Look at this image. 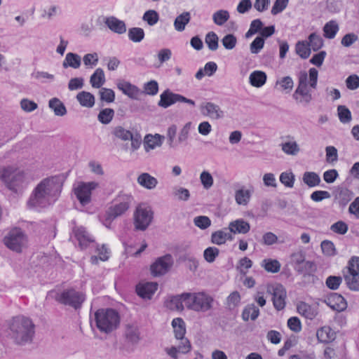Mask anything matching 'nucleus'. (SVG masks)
Listing matches in <instances>:
<instances>
[{"mask_svg": "<svg viewBox=\"0 0 359 359\" xmlns=\"http://www.w3.org/2000/svg\"><path fill=\"white\" fill-rule=\"evenodd\" d=\"M62 184V180L59 176L42 180L32 191L27 201V206L29 208L39 210L53 204L61 193Z\"/></svg>", "mask_w": 359, "mask_h": 359, "instance_id": "1", "label": "nucleus"}, {"mask_svg": "<svg viewBox=\"0 0 359 359\" xmlns=\"http://www.w3.org/2000/svg\"><path fill=\"white\" fill-rule=\"evenodd\" d=\"M7 337L18 346H25L32 343L35 336V325L25 316H17L6 323Z\"/></svg>", "mask_w": 359, "mask_h": 359, "instance_id": "2", "label": "nucleus"}, {"mask_svg": "<svg viewBox=\"0 0 359 359\" xmlns=\"http://www.w3.org/2000/svg\"><path fill=\"white\" fill-rule=\"evenodd\" d=\"M318 72L311 68L309 74L306 72H300L298 76V85L292 97L296 102L303 107L308 106L313 100L312 89L317 88Z\"/></svg>", "mask_w": 359, "mask_h": 359, "instance_id": "3", "label": "nucleus"}, {"mask_svg": "<svg viewBox=\"0 0 359 359\" xmlns=\"http://www.w3.org/2000/svg\"><path fill=\"white\" fill-rule=\"evenodd\" d=\"M96 326L104 333H110L117 328L120 323V317L117 311L112 309H102L95 313Z\"/></svg>", "mask_w": 359, "mask_h": 359, "instance_id": "4", "label": "nucleus"}, {"mask_svg": "<svg viewBox=\"0 0 359 359\" xmlns=\"http://www.w3.org/2000/svg\"><path fill=\"white\" fill-rule=\"evenodd\" d=\"M214 299L205 292L186 293L185 306L196 312H206L212 308Z\"/></svg>", "mask_w": 359, "mask_h": 359, "instance_id": "5", "label": "nucleus"}, {"mask_svg": "<svg viewBox=\"0 0 359 359\" xmlns=\"http://www.w3.org/2000/svg\"><path fill=\"white\" fill-rule=\"evenodd\" d=\"M0 179L8 189L18 192L25 183V173L13 166H8L0 171Z\"/></svg>", "mask_w": 359, "mask_h": 359, "instance_id": "6", "label": "nucleus"}, {"mask_svg": "<svg viewBox=\"0 0 359 359\" xmlns=\"http://www.w3.org/2000/svg\"><path fill=\"white\" fill-rule=\"evenodd\" d=\"M27 243V236L20 228L12 229L4 238V243L10 250L21 252Z\"/></svg>", "mask_w": 359, "mask_h": 359, "instance_id": "7", "label": "nucleus"}, {"mask_svg": "<svg viewBox=\"0 0 359 359\" xmlns=\"http://www.w3.org/2000/svg\"><path fill=\"white\" fill-rule=\"evenodd\" d=\"M133 198L130 195L120 194L114 199V205L107 211V221L112 220L123 215L130 207Z\"/></svg>", "mask_w": 359, "mask_h": 359, "instance_id": "8", "label": "nucleus"}, {"mask_svg": "<svg viewBox=\"0 0 359 359\" xmlns=\"http://www.w3.org/2000/svg\"><path fill=\"white\" fill-rule=\"evenodd\" d=\"M55 299L65 305H67L74 308L75 309L81 308L85 300V294L74 289H69L64 290L57 294Z\"/></svg>", "mask_w": 359, "mask_h": 359, "instance_id": "9", "label": "nucleus"}, {"mask_svg": "<svg viewBox=\"0 0 359 359\" xmlns=\"http://www.w3.org/2000/svg\"><path fill=\"white\" fill-rule=\"evenodd\" d=\"M153 212L149 207L140 205L134 213V225L137 230L144 231L150 225Z\"/></svg>", "mask_w": 359, "mask_h": 359, "instance_id": "10", "label": "nucleus"}, {"mask_svg": "<svg viewBox=\"0 0 359 359\" xmlns=\"http://www.w3.org/2000/svg\"><path fill=\"white\" fill-rule=\"evenodd\" d=\"M177 102H185L193 107L195 106V102L194 100L188 99L180 94L174 93L168 89L161 94L158 105L163 108H168Z\"/></svg>", "mask_w": 359, "mask_h": 359, "instance_id": "11", "label": "nucleus"}, {"mask_svg": "<svg viewBox=\"0 0 359 359\" xmlns=\"http://www.w3.org/2000/svg\"><path fill=\"white\" fill-rule=\"evenodd\" d=\"M97 187L98 183L95 182H81L74 189L75 194L83 205H86L90 202L92 191Z\"/></svg>", "mask_w": 359, "mask_h": 359, "instance_id": "12", "label": "nucleus"}, {"mask_svg": "<svg viewBox=\"0 0 359 359\" xmlns=\"http://www.w3.org/2000/svg\"><path fill=\"white\" fill-rule=\"evenodd\" d=\"M267 292L273 296L272 301L275 309L278 311L283 309L285 306L286 299V291L284 287L280 284H276L268 287Z\"/></svg>", "mask_w": 359, "mask_h": 359, "instance_id": "13", "label": "nucleus"}, {"mask_svg": "<svg viewBox=\"0 0 359 359\" xmlns=\"http://www.w3.org/2000/svg\"><path fill=\"white\" fill-rule=\"evenodd\" d=\"M172 264V258L170 255H166L159 257L151 266V272L154 276L165 274Z\"/></svg>", "mask_w": 359, "mask_h": 359, "instance_id": "14", "label": "nucleus"}, {"mask_svg": "<svg viewBox=\"0 0 359 359\" xmlns=\"http://www.w3.org/2000/svg\"><path fill=\"white\" fill-rule=\"evenodd\" d=\"M73 233L81 249L87 248L90 243L95 241L94 238L82 226H75L73 229Z\"/></svg>", "mask_w": 359, "mask_h": 359, "instance_id": "15", "label": "nucleus"}, {"mask_svg": "<svg viewBox=\"0 0 359 359\" xmlns=\"http://www.w3.org/2000/svg\"><path fill=\"white\" fill-rule=\"evenodd\" d=\"M103 22L111 32L116 34H123L127 31L125 22L114 16L104 17Z\"/></svg>", "mask_w": 359, "mask_h": 359, "instance_id": "16", "label": "nucleus"}, {"mask_svg": "<svg viewBox=\"0 0 359 359\" xmlns=\"http://www.w3.org/2000/svg\"><path fill=\"white\" fill-rule=\"evenodd\" d=\"M325 302L327 306L334 311H342L347 307L346 299L338 293L330 294Z\"/></svg>", "mask_w": 359, "mask_h": 359, "instance_id": "17", "label": "nucleus"}, {"mask_svg": "<svg viewBox=\"0 0 359 359\" xmlns=\"http://www.w3.org/2000/svg\"><path fill=\"white\" fill-rule=\"evenodd\" d=\"M203 114L209 116L212 119H219L224 116V112L221 108L212 103L206 102L201 107Z\"/></svg>", "mask_w": 359, "mask_h": 359, "instance_id": "18", "label": "nucleus"}, {"mask_svg": "<svg viewBox=\"0 0 359 359\" xmlns=\"http://www.w3.org/2000/svg\"><path fill=\"white\" fill-rule=\"evenodd\" d=\"M157 289L158 284L156 283L150 282L140 283L136 287V291L140 297L144 299H151Z\"/></svg>", "mask_w": 359, "mask_h": 359, "instance_id": "19", "label": "nucleus"}, {"mask_svg": "<svg viewBox=\"0 0 359 359\" xmlns=\"http://www.w3.org/2000/svg\"><path fill=\"white\" fill-rule=\"evenodd\" d=\"M117 88L126 95L130 98L136 99L139 95V88L126 81H121L117 83Z\"/></svg>", "mask_w": 359, "mask_h": 359, "instance_id": "20", "label": "nucleus"}, {"mask_svg": "<svg viewBox=\"0 0 359 359\" xmlns=\"http://www.w3.org/2000/svg\"><path fill=\"white\" fill-rule=\"evenodd\" d=\"M250 229V224L243 219L231 222L229 226L231 233H247Z\"/></svg>", "mask_w": 359, "mask_h": 359, "instance_id": "21", "label": "nucleus"}, {"mask_svg": "<svg viewBox=\"0 0 359 359\" xmlns=\"http://www.w3.org/2000/svg\"><path fill=\"white\" fill-rule=\"evenodd\" d=\"M182 345L179 346L177 348L175 346L167 347L165 348L166 353L173 359H177V353H187L190 351V342L185 339L182 341Z\"/></svg>", "mask_w": 359, "mask_h": 359, "instance_id": "22", "label": "nucleus"}, {"mask_svg": "<svg viewBox=\"0 0 359 359\" xmlns=\"http://www.w3.org/2000/svg\"><path fill=\"white\" fill-rule=\"evenodd\" d=\"M233 239L232 234L226 229L217 231L212 233L211 236V241L216 245H222L226 241Z\"/></svg>", "mask_w": 359, "mask_h": 359, "instance_id": "23", "label": "nucleus"}, {"mask_svg": "<svg viewBox=\"0 0 359 359\" xmlns=\"http://www.w3.org/2000/svg\"><path fill=\"white\" fill-rule=\"evenodd\" d=\"M266 78L267 76L265 72L256 70L250 74L249 81L252 86L260 88L265 84Z\"/></svg>", "mask_w": 359, "mask_h": 359, "instance_id": "24", "label": "nucleus"}, {"mask_svg": "<svg viewBox=\"0 0 359 359\" xmlns=\"http://www.w3.org/2000/svg\"><path fill=\"white\" fill-rule=\"evenodd\" d=\"M187 292L180 295L173 296L166 302V306L170 310L182 311L185 304V294Z\"/></svg>", "mask_w": 359, "mask_h": 359, "instance_id": "25", "label": "nucleus"}, {"mask_svg": "<svg viewBox=\"0 0 359 359\" xmlns=\"http://www.w3.org/2000/svg\"><path fill=\"white\" fill-rule=\"evenodd\" d=\"M137 182L147 189H152L156 187L158 180L149 173L144 172L137 177Z\"/></svg>", "mask_w": 359, "mask_h": 359, "instance_id": "26", "label": "nucleus"}, {"mask_svg": "<svg viewBox=\"0 0 359 359\" xmlns=\"http://www.w3.org/2000/svg\"><path fill=\"white\" fill-rule=\"evenodd\" d=\"M81 64V58L80 55L76 53H68L62 62V67L64 68L72 67L74 69H78L80 67Z\"/></svg>", "mask_w": 359, "mask_h": 359, "instance_id": "27", "label": "nucleus"}, {"mask_svg": "<svg viewBox=\"0 0 359 359\" xmlns=\"http://www.w3.org/2000/svg\"><path fill=\"white\" fill-rule=\"evenodd\" d=\"M76 100L82 107L91 108L95 104L94 95L86 91H81L76 95Z\"/></svg>", "mask_w": 359, "mask_h": 359, "instance_id": "28", "label": "nucleus"}, {"mask_svg": "<svg viewBox=\"0 0 359 359\" xmlns=\"http://www.w3.org/2000/svg\"><path fill=\"white\" fill-rule=\"evenodd\" d=\"M105 76L102 69L97 68L90 78V83L92 87L95 88H101L105 83Z\"/></svg>", "mask_w": 359, "mask_h": 359, "instance_id": "29", "label": "nucleus"}, {"mask_svg": "<svg viewBox=\"0 0 359 359\" xmlns=\"http://www.w3.org/2000/svg\"><path fill=\"white\" fill-rule=\"evenodd\" d=\"M191 14L189 12H183L177 16L174 21V27L177 32H182L185 29L186 25L190 22Z\"/></svg>", "mask_w": 359, "mask_h": 359, "instance_id": "30", "label": "nucleus"}, {"mask_svg": "<svg viewBox=\"0 0 359 359\" xmlns=\"http://www.w3.org/2000/svg\"><path fill=\"white\" fill-rule=\"evenodd\" d=\"M302 181L309 187H314L320 184L321 180L316 172L307 171L303 174Z\"/></svg>", "mask_w": 359, "mask_h": 359, "instance_id": "31", "label": "nucleus"}, {"mask_svg": "<svg viewBox=\"0 0 359 359\" xmlns=\"http://www.w3.org/2000/svg\"><path fill=\"white\" fill-rule=\"evenodd\" d=\"M259 315V309L253 304L247 305L242 313V318L244 321L256 320Z\"/></svg>", "mask_w": 359, "mask_h": 359, "instance_id": "32", "label": "nucleus"}, {"mask_svg": "<svg viewBox=\"0 0 359 359\" xmlns=\"http://www.w3.org/2000/svg\"><path fill=\"white\" fill-rule=\"evenodd\" d=\"M48 106L53 110L55 116H62L67 114V109L65 104L58 98L54 97L50 99Z\"/></svg>", "mask_w": 359, "mask_h": 359, "instance_id": "33", "label": "nucleus"}, {"mask_svg": "<svg viewBox=\"0 0 359 359\" xmlns=\"http://www.w3.org/2000/svg\"><path fill=\"white\" fill-rule=\"evenodd\" d=\"M318 340L323 343H328L334 339V332L330 327H323L316 333Z\"/></svg>", "mask_w": 359, "mask_h": 359, "instance_id": "34", "label": "nucleus"}, {"mask_svg": "<svg viewBox=\"0 0 359 359\" xmlns=\"http://www.w3.org/2000/svg\"><path fill=\"white\" fill-rule=\"evenodd\" d=\"M175 336L177 339H183L186 332L184 320L180 318H174L172 321Z\"/></svg>", "mask_w": 359, "mask_h": 359, "instance_id": "35", "label": "nucleus"}, {"mask_svg": "<svg viewBox=\"0 0 359 359\" xmlns=\"http://www.w3.org/2000/svg\"><path fill=\"white\" fill-rule=\"evenodd\" d=\"M294 269L304 276L311 275L316 271V266L313 262L304 260L299 266H295Z\"/></svg>", "mask_w": 359, "mask_h": 359, "instance_id": "36", "label": "nucleus"}, {"mask_svg": "<svg viewBox=\"0 0 359 359\" xmlns=\"http://www.w3.org/2000/svg\"><path fill=\"white\" fill-rule=\"evenodd\" d=\"M251 191L245 188L238 189L235 193V200L238 205H246L250 201Z\"/></svg>", "mask_w": 359, "mask_h": 359, "instance_id": "37", "label": "nucleus"}, {"mask_svg": "<svg viewBox=\"0 0 359 359\" xmlns=\"http://www.w3.org/2000/svg\"><path fill=\"white\" fill-rule=\"evenodd\" d=\"M338 31L339 25L334 20L329 21L323 27L324 36L329 39H334Z\"/></svg>", "mask_w": 359, "mask_h": 359, "instance_id": "38", "label": "nucleus"}, {"mask_svg": "<svg viewBox=\"0 0 359 359\" xmlns=\"http://www.w3.org/2000/svg\"><path fill=\"white\" fill-rule=\"evenodd\" d=\"M353 197V193L347 188H339L336 196L339 203L343 205H346Z\"/></svg>", "mask_w": 359, "mask_h": 359, "instance_id": "39", "label": "nucleus"}, {"mask_svg": "<svg viewBox=\"0 0 359 359\" xmlns=\"http://www.w3.org/2000/svg\"><path fill=\"white\" fill-rule=\"evenodd\" d=\"M263 267L267 272L277 273L280 269V264L277 259H264L261 263Z\"/></svg>", "mask_w": 359, "mask_h": 359, "instance_id": "40", "label": "nucleus"}, {"mask_svg": "<svg viewBox=\"0 0 359 359\" xmlns=\"http://www.w3.org/2000/svg\"><path fill=\"white\" fill-rule=\"evenodd\" d=\"M145 34L142 28L132 27L128 29V39L135 43L141 42L144 38Z\"/></svg>", "mask_w": 359, "mask_h": 359, "instance_id": "41", "label": "nucleus"}, {"mask_svg": "<svg viewBox=\"0 0 359 359\" xmlns=\"http://www.w3.org/2000/svg\"><path fill=\"white\" fill-rule=\"evenodd\" d=\"M348 287L353 291H359V273H348L344 276Z\"/></svg>", "mask_w": 359, "mask_h": 359, "instance_id": "42", "label": "nucleus"}, {"mask_svg": "<svg viewBox=\"0 0 359 359\" xmlns=\"http://www.w3.org/2000/svg\"><path fill=\"white\" fill-rule=\"evenodd\" d=\"M229 13L226 10H219L213 13L212 20L218 26H222L229 19Z\"/></svg>", "mask_w": 359, "mask_h": 359, "instance_id": "43", "label": "nucleus"}, {"mask_svg": "<svg viewBox=\"0 0 359 359\" xmlns=\"http://www.w3.org/2000/svg\"><path fill=\"white\" fill-rule=\"evenodd\" d=\"M111 133L116 138L121 140L123 141L129 140V139L132 137V135L133 134L130 130H126V128L121 126H117L114 127Z\"/></svg>", "mask_w": 359, "mask_h": 359, "instance_id": "44", "label": "nucleus"}, {"mask_svg": "<svg viewBox=\"0 0 359 359\" xmlns=\"http://www.w3.org/2000/svg\"><path fill=\"white\" fill-rule=\"evenodd\" d=\"M114 116V111L111 108L102 109L97 116L98 121L102 124H109Z\"/></svg>", "mask_w": 359, "mask_h": 359, "instance_id": "45", "label": "nucleus"}, {"mask_svg": "<svg viewBox=\"0 0 359 359\" xmlns=\"http://www.w3.org/2000/svg\"><path fill=\"white\" fill-rule=\"evenodd\" d=\"M296 53L302 58L306 59L311 54V48L306 41H299L296 44Z\"/></svg>", "mask_w": 359, "mask_h": 359, "instance_id": "46", "label": "nucleus"}, {"mask_svg": "<svg viewBox=\"0 0 359 359\" xmlns=\"http://www.w3.org/2000/svg\"><path fill=\"white\" fill-rule=\"evenodd\" d=\"M297 311L299 314L308 319H313L316 316V313L312 308L304 302H300L298 304Z\"/></svg>", "mask_w": 359, "mask_h": 359, "instance_id": "47", "label": "nucleus"}, {"mask_svg": "<svg viewBox=\"0 0 359 359\" xmlns=\"http://www.w3.org/2000/svg\"><path fill=\"white\" fill-rule=\"evenodd\" d=\"M307 43L309 46L311 47L314 51H317L323 46V40L320 35L312 33L309 35V42Z\"/></svg>", "mask_w": 359, "mask_h": 359, "instance_id": "48", "label": "nucleus"}, {"mask_svg": "<svg viewBox=\"0 0 359 359\" xmlns=\"http://www.w3.org/2000/svg\"><path fill=\"white\" fill-rule=\"evenodd\" d=\"M218 36L214 32H208L205 38V42L210 50H216L218 48Z\"/></svg>", "mask_w": 359, "mask_h": 359, "instance_id": "49", "label": "nucleus"}, {"mask_svg": "<svg viewBox=\"0 0 359 359\" xmlns=\"http://www.w3.org/2000/svg\"><path fill=\"white\" fill-rule=\"evenodd\" d=\"M281 149L287 155L294 156L299 151V145L296 142H286L281 144Z\"/></svg>", "mask_w": 359, "mask_h": 359, "instance_id": "50", "label": "nucleus"}, {"mask_svg": "<svg viewBox=\"0 0 359 359\" xmlns=\"http://www.w3.org/2000/svg\"><path fill=\"white\" fill-rule=\"evenodd\" d=\"M142 20L143 21L146 22L149 25L154 26L159 20V15L154 10H149L144 13L142 16Z\"/></svg>", "mask_w": 359, "mask_h": 359, "instance_id": "51", "label": "nucleus"}, {"mask_svg": "<svg viewBox=\"0 0 359 359\" xmlns=\"http://www.w3.org/2000/svg\"><path fill=\"white\" fill-rule=\"evenodd\" d=\"M337 111L339 118L341 123H348L351 121L352 116L351 111L346 106H338Z\"/></svg>", "mask_w": 359, "mask_h": 359, "instance_id": "52", "label": "nucleus"}, {"mask_svg": "<svg viewBox=\"0 0 359 359\" xmlns=\"http://www.w3.org/2000/svg\"><path fill=\"white\" fill-rule=\"evenodd\" d=\"M100 100L107 103L113 102L115 100V93L113 90L102 88L99 92Z\"/></svg>", "mask_w": 359, "mask_h": 359, "instance_id": "53", "label": "nucleus"}, {"mask_svg": "<svg viewBox=\"0 0 359 359\" xmlns=\"http://www.w3.org/2000/svg\"><path fill=\"white\" fill-rule=\"evenodd\" d=\"M219 250L215 247H208L203 252V257L206 262L212 263L218 257Z\"/></svg>", "mask_w": 359, "mask_h": 359, "instance_id": "54", "label": "nucleus"}, {"mask_svg": "<svg viewBox=\"0 0 359 359\" xmlns=\"http://www.w3.org/2000/svg\"><path fill=\"white\" fill-rule=\"evenodd\" d=\"M177 126L171 125L167 130L166 137L168 139V144L170 147L174 148L177 145V142L175 140L177 134Z\"/></svg>", "mask_w": 359, "mask_h": 359, "instance_id": "55", "label": "nucleus"}, {"mask_svg": "<svg viewBox=\"0 0 359 359\" xmlns=\"http://www.w3.org/2000/svg\"><path fill=\"white\" fill-rule=\"evenodd\" d=\"M294 180V175L292 172H283L280 175V182L289 188L293 187Z\"/></svg>", "mask_w": 359, "mask_h": 359, "instance_id": "56", "label": "nucleus"}, {"mask_svg": "<svg viewBox=\"0 0 359 359\" xmlns=\"http://www.w3.org/2000/svg\"><path fill=\"white\" fill-rule=\"evenodd\" d=\"M161 138H164V137L158 134L155 136H151L150 138L149 136H147L145 138L146 149L149 148L150 149H154L155 147L160 146L161 144Z\"/></svg>", "mask_w": 359, "mask_h": 359, "instance_id": "57", "label": "nucleus"}, {"mask_svg": "<svg viewBox=\"0 0 359 359\" xmlns=\"http://www.w3.org/2000/svg\"><path fill=\"white\" fill-rule=\"evenodd\" d=\"M191 128V123H187L183 128L181 129L178 137H177V144L185 142L189 136L190 130Z\"/></svg>", "mask_w": 359, "mask_h": 359, "instance_id": "58", "label": "nucleus"}, {"mask_svg": "<svg viewBox=\"0 0 359 359\" xmlns=\"http://www.w3.org/2000/svg\"><path fill=\"white\" fill-rule=\"evenodd\" d=\"M99 60V57L97 53L86 54L83 57L84 65L90 68L96 66Z\"/></svg>", "mask_w": 359, "mask_h": 359, "instance_id": "59", "label": "nucleus"}, {"mask_svg": "<svg viewBox=\"0 0 359 359\" xmlns=\"http://www.w3.org/2000/svg\"><path fill=\"white\" fill-rule=\"evenodd\" d=\"M264 45V39L262 36H257L250 43V52L253 54H257L263 48Z\"/></svg>", "mask_w": 359, "mask_h": 359, "instance_id": "60", "label": "nucleus"}, {"mask_svg": "<svg viewBox=\"0 0 359 359\" xmlns=\"http://www.w3.org/2000/svg\"><path fill=\"white\" fill-rule=\"evenodd\" d=\"M222 43L226 49L232 50L236 45L237 39L233 34H229L222 39Z\"/></svg>", "mask_w": 359, "mask_h": 359, "instance_id": "61", "label": "nucleus"}, {"mask_svg": "<svg viewBox=\"0 0 359 359\" xmlns=\"http://www.w3.org/2000/svg\"><path fill=\"white\" fill-rule=\"evenodd\" d=\"M200 180L203 187L206 189H210L213 184V177L208 171H203L201 173Z\"/></svg>", "mask_w": 359, "mask_h": 359, "instance_id": "62", "label": "nucleus"}, {"mask_svg": "<svg viewBox=\"0 0 359 359\" xmlns=\"http://www.w3.org/2000/svg\"><path fill=\"white\" fill-rule=\"evenodd\" d=\"M321 248L323 252L327 256H332L336 254V250L334 248V245L332 241H323L321 243Z\"/></svg>", "mask_w": 359, "mask_h": 359, "instance_id": "63", "label": "nucleus"}, {"mask_svg": "<svg viewBox=\"0 0 359 359\" xmlns=\"http://www.w3.org/2000/svg\"><path fill=\"white\" fill-rule=\"evenodd\" d=\"M342 282V278L340 276H330L326 279V285L331 290H335L338 289Z\"/></svg>", "mask_w": 359, "mask_h": 359, "instance_id": "64", "label": "nucleus"}]
</instances>
